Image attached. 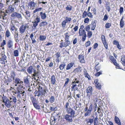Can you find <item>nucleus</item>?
<instances>
[{"label":"nucleus","instance_id":"f257e3e1","mask_svg":"<svg viewBox=\"0 0 125 125\" xmlns=\"http://www.w3.org/2000/svg\"><path fill=\"white\" fill-rule=\"evenodd\" d=\"M15 77V74L14 72L12 71L10 73V77L7 76V79H6L5 83H9L11 82L12 80H14Z\"/></svg>","mask_w":125,"mask_h":125},{"label":"nucleus","instance_id":"f03ea898","mask_svg":"<svg viewBox=\"0 0 125 125\" xmlns=\"http://www.w3.org/2000/svg\"><path fill=\"white\" fill-rule=\"evenodd\" d=\"M11 16L13 17L16 18L20 20H21L22 19L21 14L17 12H14L12 13L11 15Z\"/></svg>","mask_w":125,"mask_h":125},{"label":"nucleus","instance_id":"7ed1b4c3","mask_svg":"<svg viewBox=\"0 0 125 125\" xmlns=\"http://www.w3.org/2000/svg\"><path fill=\"white\" fill-rule=\"evenodd\" d=\"M7 58V56L5 55L4 54H2L1 57L0 58V63L2 64H5V61L6 60V62H7V61L6 60Z\"/></svg>","mask_w":125,"mask_h":125},{"label":"nucleus","instance_id":"20e7f679","mask_svg":"<svg viewBox=\"0 0 125 125\" xmlns=\"http://www.w3.org/2000/svg\"><path fill=\"white\" fill-rule=\"evenodd\" d=\"M27 25H22L20 27L19 29V32L20 33L22 34L24 33L25 31V30L27 27L28 28Z\"/></svg>","mask_w":125,"mask_h":125},{"label":"nucleus","instance_id":"39448f33","mask_svg":"<svg viewBox=\"0 0 125 125\" xmlns=\"http://www.w3.org/2000/svg\"><path fill=\"white\" fill-rule=\"evenodd\" d=\"M86 92L87 94V96L89 97L92 95L93 93L92 88L91 86L88 87L86 89Z\"/></svg>","mask_w":125,"mask_h":125},{"label":"nucleus","instance_id":"423d86ee","mask_svg":"<svg viewBox=\"0 0 125 125\" xmlns=\"http://www.w3.org/2000/svg\"><path fill=\"white\" fill-rule=\"evenodd\" d=\"M8 5L9 6H8V8L6 10V13H8L10 12H14V10L13 6L12 5H10L9 3H8V5Z\"/></svg>","mask_w":125,"mask_h":125},{"label":"nucleus","instance_id":"0eeeda50","mask_svg":"<svg viewBox=\"0 0 125 125\" xmlns=\"http://www.w3.org/2000/svg\"><path fill=\"white\" fill-rule=\"evenodd\" d=\"M73 117L71 115V116L67 114L65 116L64 118L66 120L70 122H72L73 121L72 118Z\"/></svg>","mask_w":125,"mask_h":125},{"label":"nucleus","instance_id":"6e6552de","mask_svg":"<svg viewBox=\"0 0 125 125\" xmlns=\"http://www.w3.org/2000/svg\"><path fill=\"white\" fill-rule=\"evenodd\" d=\"M56 55V61L59 63L60 62V59H61V54L60 52H57V53L55 54Z\"/></svg>","mask_w":125,"mask_h":125},{"label":"nucleus","instance_id":"1a4fd4ad","mask_svg":"<svg viewBox=\"0 0 125 125\" xmlns=\"http://www.w3.org/2000/svg\"><path fill=\"white\" fill-rule=\"evenodd\" d=\"M13 81L16 84H22L23 83V82L21 81L18 78H16L15 79L14 78V80H13Z\"/></svg>","mask_w":125,"mask_h":125},{"label":"nucleus","instance_id":"9d476101","mask_svg":"<svg viewBox=\"0 0 125 125\" xmlns=\"http://www.w3.org/2000/svg\"><path fill=\"white\" fill-rule=\"evenodd\" d=\"M66 111L68 114H70L72 116H74L75 114V112L72 108H70L69 109Z\"/></svg>","mask_w":125,"mask_h":125},{"label":"nucleus","instance_id":"9b49d317","mask_svg":"<svg viewBox=\"0 0 125 125\" xmlns=\"http://www.w3.org/2000/svg\"><path fill=\"white\" fill-rule=\"evenodd\" d=\"M30 37L32 41V43H34L36 42V41L35 39V38H36V36H35L34 37V35L32 33L31 34Z\"/></svg>","mask_w":125,"mask_h":125},{"label":"nucleus","instance_id":"f8f14e48","mask_svg":"<svg viewBox=\"0 0 125 125\" xmlns=\"http://www.w3.org/2000/svg\"><path fill=\"white\" fill-rule=\"evenodd\" d=\"M12 102V101H10V100H9V101H7L5 103H4L5 105L7 107L10 108L11 106V103Z\"/></svg>","mask_w":125,"mask_h":125},{"label":"nucleus","instance_id":"ddd939ff","mask_svg":"<svg viewBox=\"0 0 125 125\" xmlns=\"http://www.w3.org/2000/svg\"><path fill=\"white\" fill-rule=\"evenodd\" d=\"M78 58L80 62L82 63L84 62V56L83 55H79L78 56Z\"/></svg>","mask_w":125,"mask_h":125},{"label":"nucleus","instance_id":"4468645a","mask_svg":"<svg viewBox=\"0 0 125 125\" xmlns=\"http://www.w3.org/2000/svg\"><path fill=\"white\" fill-rule=\"evenodd\" d=\"M34 107L36 109H40V107L39 104L37 102H33L32 101Z\"/></svg>","mask_w":125,"mask_h":125},{"label":"nucleus","instance_id":"2eb2a0df","mask_svg":"<svg viewBox=\"0 0 125 125\" xmlns=\"http://www.w3.org/2000/svg\"><path fill=\"white\" fill-rule=\"evenodd\" d=\"M40 15L41 16V19L42 20L45 19L47 17L45 13H43L42 12H40Z\"/></svg>","mask_w":125,"mask_h":125},{"label":"nucleus","instance_id":"dca6fc26","mask_svg":"<svg viewBox=\"0 0 125 125\" xmlns=\"http://www.w3.org/2000/svg\"><path fill=\"white\" fill-rule=\"evenodd\" d=\"M39 38L40 41H43L46 39V37L45 35L41 34L40 35Z\"/></svg>","mask_w":125,"mask_h":125},{"label":"nucleus","instance_id":"f3484780","mask_svg":"<svg viewBox=\"0 0 125 125\" xmlns=\"http://www.w3.org/2000/svg\"><path fill=\"white\" fill-rule=\"evenodd\" d=\"M115 123L119 125H121V123L120 120L119 118L116 116H115Z\"/></svg>","mask_w":125,"mask_h":125},{"label":"nucleus","instance_id":"a211bd4d","mask_svg":"<svg viewBox=\"0 0 125 125\" xmlns=\"http://www.w3.org/2000/svg\"><path fill=\"white\" fill-rule=\"evenodd\" d=\"M28 5L30 7L33 8H34L37 6L36 3L33 1H30Z\"/></svg>","mask_w":125,"mask_h":125},{"label":"nucleus","instance_id":"6ab92c4d","mask_svg":"<svg viewBox=\"0 0 125 125\" xmlns=\"http://www.w3.org/2000/svg\"><path fill=\"white\" fill-rule=\"evenodd\" d=\"M74 63L73 62H71L68 64L66 66V70L70 69L73 66Z\"/></svg>","mask_w":125,"mask_h":125},{"label":"nucleus","instance_id":"aec40b11","mask_svg":"<svg viewBox=\"0 0 125 125\" xmlns=\"http://www.w3.org/2000/svg\"><path fill=\"white\" fill-rule=\"evenodd\" d=\"M51 79L52 84L54 85L56 82L55 77L54 75H53L52 76Z\"/></svg>","mask_w":125,"mask_h":125},{"label":"nucleus","instance_id":"412c9836","mask_svg":"<svg viewBox=\"0 0 125 125\" xmlns=\"http://www.w3.org/2000/svg\"><path fill=\"white\" fill-rule=\"evenodd\" d=\"M50 123L51 125H55V119L54 117H52L51 118Z\"/></svg>","mask_w":125,"mask_h":125},{"label":"nucleus","instance_id":"4be33fe9","mask_svg":"<svg viewBox=\"0 0 125 125\" xmlns=\"http://www.w3.org/2000/svg\"><path fill=\"white\" fill-rule=\"evenodd\" d=\"M79 36H83L86 34L85 31L84 30H80V29H79Z\"/></svg>","mask_w":125,"mask_h":125},{"label":"nucleus","instance_id":"5701e85b","mask_svg":"<svg viewBox=\"0 0 125 125\" xmlns=\"http://www.w3.org/2000/svg\"><path fill=\"white\" fill-rule=\"evenodd\" d=\"M7 46L9 48H11L13 46V42L11 40H9L8 41Z\"/></svg>","mask_w":125,"mask_h":125},{"label":"nucleus","instance_id":"b1692460","mask_svg":"<svg viewBox=\"0 0 125 125\" xmlns=\"http://www.w3.org/2000/svg\"><path fill=\"white\" fill-rule=\"evenodd\" d=\"M25 91H22V90H21L20 88L19 89H18V92H17V94H18V96H19L20 95V94H22V96H23L24 95V94H23L24 93Z\"/></svg>","mask_w":125,"mask_h":125},{"label":"nucleus","instance_id":"393cba45","mask_svg":"<svg viewBox=\"0 0 125 125\" xmlns=\"http://www.w3.org/2000/svg\"><path fill=\"white\" fill-rule=\"evenodd\" d=\"M33 67L31 66L29 67L27 69V71L28 72L29 74H31L32 72Z\"/></svg>","mask_w":125,"mask_h":125},{"label":"nucleus","instance_id":"a878e982","mask_svg":"<svg viewBox=\"0 0 125 125\" xmlns=\"http://www.w3.org/2000/svg\"><path fill=\"white\" fill-rule=\"evenodd\" d=\"M47 22L46 21H42L40 23L39 25L41 27H44L47 24Z\"/></svg>","mask_w":125,"mask_h":125},{"label":"nucleus","instance_id":"bb28decb","mask_svg":"<svg viewBox=\"0 0 125 125\" xmlns=\"http://www.w3.org/2000/svg\"><path fill=\"white\" fill-rule=\"evenodd\" d=\"M121 62L124 66L125 65V55L123 56L121 59Z\"/></svg>","mask_w":125,"mask_h":125},{"label":"nucleus","instance_id":"cd10ccee","mask_svg":"<svg viewBox=\"0 0 125 125\" xmlns=\"http://www.w3.org/2000/svg\"><path fill=\"white\" fill-rule=\"evenodd\" d=\"M57 106L55 105L54 106L52 105V106L50 107V110L52 111H56L57 110Z\"/></svg>","mask_w":125,"mask_h":125},{"label":"nucleus","instance_id":"c85d7f7f","mask_svg":"<svg viewBox=\"0 0 125 125\" xmlns=\"http://www.w3.org/2000/svg\"><path fill=\"white\" fill-rule=\"evenodd\" d=\"M65 47H66L68 46H69L70 44V42L69 41L67 40L64 42Z\"/></svg>","mask_w":125,"mask_h":125},{"label":"nucleus","instance_id":"c756f323","mask_svg":"<svg viewBox=\"0 0 125 125\" xmlns=\"http://www.w3.org/2000/svg\"><path fill=\"white\" fill-rule=\"evenodd\" d=\"M66 64L65 63L63 62L59 66V68L60 70H62L63 69L65 66H66Z\"/></svg>","mask_w":125,"mask_h":125},{"label":"nucleus","instance_id":"7c9ffc66","mask_svg":"<svg viewBox=\"0 0 125 125\" xmlns=\"http://www.w3.org/2000/svg\"><path fill=\"white\" fill-rule=\"evenodd\" d=\"M24 82L25 84H28L29 83V80L28 78V77L26 76L24 78Z\"/></svg>","mask_w":125,"mask_h":125},{"label":"nucleus","instance_id":"2f4dec72","mask_svg":"<svg viewBox=\"0 0 125 125\" xmlns=\"http://www.w3.org/2000/svg\"><path fill=\"white\" fill-rule=\"evenodd\" d=\"M85 75V77H86L88 78L89 79H90L91 77L87 73V72L86 71H83Z\"/></svg>","mask_w":125,"mask_h":125},{"label":"nucleus","instance_id":"473e14b6","mask_svg":"<svg viewBox=\"0 0 125 125\" xmlns=\"http://www.w3.org/2000/svg\"><path fill=\"white\" fill-rule=\"evenodd\" d=\"M26 15L25 16V17L27 19L28 18H30V12L26 10L25 12Z\"/></svg>","mask_w":125,"mask_h":125},{"label":"nucleus","instance_id":"72a5a7b5","mask_svg":"<svg viewBox=\"0 0 125 125\" xmlns=\"http://www.w3.org/2000/svg\"><path fill=\"white\" fill-rule=\"evenodd\" d=\"M1 15H2L3 19L4 20L6 19V17H5V16L7 15L6 13L4 12L1 11V13H0Z\"/></svg>","mask_w":125,"mask_h":125},{"label":"nucleus","instance_id":"f704fd0d","mask_svg":"<svg viewBox=\"0 0 125 125\" xmlns=\"http://www.w3.org/2000/svg\"><path fill=\"white\" fill-rule=\"evenodd\" d=\"M65 110L66 111L69 110L70 108H71L69 106V103L68 102H67L66 103V104L65 105Z\"/></svg>","mask_w":125,"mask_h":125},{"label":"nucleus","instance_id":"c9c22d12","mask_svg":"<svg viewBox=\"0 0 125 125\" xmlns=\"http://www.w3.org/2000/svg\"><path fill=\"white\" fill-rule=\"evenodd\" d=\"M98 118L96 116L94 118V125H97V124L98 122Z\"/></svg>","mask_w":125,"mask_h":125},{"label":"nucleus","instance_id":"e433bc0d","mask_svg":"<svg viewBox=\"0 0 125 125\" xmlns=\"http://www.w3.org/2000/svg\"><path fill=\"white\" fill-rule=\"evenodd\" d=\"M13 55L14 56L17 57L19 56V51L18 50H15L14 51Z\"/></svg>","mask_w":125,"mask_h":125},{"label":"nucleus","instance_id":"4c0bfd02","mask_svg":"<svg viewBox=\"0 0 125 125\" xmlns=\"http://www.w3.org/2000/svg\"><path fill=\"white\" fill-rule=\"evenodd\" d=\"M2 102L4 103H5L8 101H9V99L6 96H3L2 97Z\"/></svg>","mask_w":125,"mask_h":125},{"label":"nucleus","instance_id":"58836bf2","mask_svg":"<svg viewBox=\"0 0 125 125\" xmlns=\"http://www.w3.org/2000/svg\"><path fill=\"white\" fill-rule=\"evenodd\" d=\"M55 99L54 97L53 96H52L50 97L49 99V101L51 103L53 102L55 100Z\"/></svg>","mask_w":125,"mask_h":125},{"label":"nucleus","instance_id":"ea45409f","mask_svg":"<svg viewBox=\"0 0 125 125\" xmlns=\"http://www.w3.org/2000/svg\"><path fill=\"white\" fill-rule=\"evenodd\" d=\"M67 23V21H66V20H64L62 22V26L63 28L65 27V26L66 25V23Z\"/></svg>","mask_w":125,"mask_h":125},{"label":"nucleus","instance_id":"a19ab883","mask_svg":"<svg viewBox=\"0 0 125 125\" xmlns=\"http://www.w3.org/2000/svg\"><path fill=\"white\" fill-rule=\"evenodd\" d=\"M42 8H36L33 11V12L34 13L40 11L42 10Z\"/></svg>","mask_w":125,"mask_h":125},{"label":"nucleus","instance_id":"79ce46f5","mask_svg":"<svg viewBox=\"0 0 125 125\" xmlns=\"http://www.w3.org/2000/svg\"><path fill=\"white\" fill-rule=\"evenodd\" d=\"M72 7L70 5H67L66 8V9L67 10L71 11L72 9Z\"/></svg>","mask_w":125,"mask_h":125},{"label":"nucleus","instance_id":"37998d69","mask_svg":"<svg viewBox=\"0 0 125 125\" xmlns=\"http://www.w3.org/2000/svg\"><path fill=\"white\" fill-rule=\"evenodd\" d=\"M124 21L120 20V26L121 28H123L124 26Z\"/></svg>","mask_w":125,"mask_h":125},{"label":"nucleus","instance_id":"c03bdc74","mask_svg":"<svg viewBox=\"0 0 125 125\" xmlns=\"http://www.w3.org/2000/svg\"><path fill=\"white\" fill-rule=\"evenodd\" d=\"M91 112L87 110L86 113L85 114L84 116H90L91 114Z\"/></svg>","mask_w":125,"mask_h":125},{"label":"nucleus","instance_id":"a18cd8bd","mask_svg":"<svg viewBox=\"0 0 125 125\" xmlns=\"http://www.w3.org/2000/svg\"><path fill=\"white\" fill-rule=\"evenodd\" d=\"M71 84L72 85V86L71 87V90L72 91H75V88L77 85L76 84Z\"/></svg>","mask_w":125,"mask_h":125},{"label":"nucleus","instance_id":"49530a36","mask_svg":"<svg viewBox=\"0 0 125 125\" xmlns=\"http://www.w3.org/2000/svg\"><path fill=\"white\" fill-rule=\"evenodd\" d=\"M97 22L96 21H92L91 23V25H92V26H93L94 27H96V23Z\"/></svg>","mask_w":125,"mask_h":125},{"label":"nucleus","instance_id":"de8ad7c7","mask_svg":"<svg viewBox=\"0 0 125 125\" xmlns=\"http://www.w3.org/2000/svg\"><path fill=\"white\" fill-rule=\"evenodd\" d=\"M110 60L112 62H113L114 63L115 62H116V60L115 59L114 57L113 56H111L110 57Z\"/></svg>","mask_w":125,"mask_h":125},{"label":"nucleus","instance_id":"09e8293b","mask_svg":"<svg viewBox=\"0 0 125 125\" xmlns=\"http://www.w3.org/2000/svg\"><path fill=\"white\" fill-rule=\"evenodd\" d=\"M81 69V67H80L76 68L74 70L75 73H76L79 72L80 71Z\"/></svg>","mask_w":125,"mask_h":125},{"label":"nucleus","instance_id":"8fccbe9b","mask_svg":"<svg viewBox=\"0 0 125 125\" xmlns=\"http://www.w3.org/2000/svg\"><path fill=\"white\" fill-rule=\"evenodd\" d=\"M6 35L7 37H9L10 35V32L8 30L6 31Z\"/></svg>","mask_w":125,"mask_h":125},{"label":"nucleus","instance_id":"3c124183","mask_svg":"<svg viewBox=\"0 0 125 125\" xmlns=\"http://www.w3.org/2000/svg\"><path fill=\"white\" fill-rule=\"evenodd\" d=\"M119 13L121 15L124 11V8L123 7H120L119 9Z\"/></svg>","mask_w":125,"mask_h":125},{"label":"nucleus","instance_id":"603ef678","mask_svg":"<svg viewBox=\"0 0 125 125\" xmlns=\"http://www.w3.org/2000/svg\"><path fill=\"white\" fill-rule=\"evenodd\" d=\"M105 7L106 9L109 12L111 10V7L110 6V5H105Z\"/></svg>","mask_w":125,"mask_h":125},{"label":"nucleus","instance_id":"864d4df0","mask_svg":"<svg viewBox=\"0 0 125 125\" xmlns=\"http://www.w3.org/2000/svg\"><path fill=\"white\" fill-rule=\"evenodd\" d=\"M104 44L105 48L107 49H108V44L107 43L106 41H105L103 42Z\"/></svg>","mask_w":125,"mask_h":125},{"label":"nucleus","instance_id":"5fc2aeb1","mask_svg":"<svg viewBox=\"0 0 125 125\" xmlns=\"http://www.w3.org/2000/svg\"><path fill=\"white\" fill-rule=\"evenodd\" d=\"M87 12L85 11H84L83 13V14L82 15L83 17V18H85L87 16Z\"/></svg>","mask_w":125,"mask_h":125},{"label":"nucleus","instance_id":"6e6d98bb","mask_svg":"<svg viewBox=\"0 0 125 125\" xmlns=\"http://www.w3.org/2000/svg\"><path fill=\"white\" fill-rule=\"evenodd\" d=\"M92 35V32L91 31H88L87 35L89 38H90Z\"/></svg>","mask_w":125,"mask_h":125},{"label":"nucleus","instance_id":"4d7b16f0","mask_svg":"<svg viewBox=\"0 0 125 125\" xmlns=\"http://www.w3.org/2000/svg\"><path fill=\"white\" fill-rule=\"evenodd\" d=\"M96 86L97 88L101 89V84L99 83L96 84Z\"/></svg>","mask_w":125,"mask_h":125},{"label":"nucleus","instance_id":"13d9d810","mask_svg":"<svg viewBox=\"0 0 125 125\" xmlns=\"http://www.w3.org/2000/svg\"><path fill=\"white\" fill-rule=\"evenodd\" d=\"M91 44V42L89 41H87L85 43V46L86 47L89 46Z\"/></svg>","mask_w":125,"mask_h":125},{"label":"nucleus","instance_id":"bf43d9fd","mask_svg":"<svg viewBox=\"0 0 125 125\" xmlns=\"http://www.w3.org/2000/svg\"><path fill=\"white\" fill-rule=\"evenodd\" d=\"M111 25V24L110 23H108L106 24L105 27L107 28H109Z\"/></svg>","mask_w":125,"mask_h":125},{"label":"nucleus","instance_id":"052dcab7","mask_svg":"<svg viewBox=\"0 0 125 125\" xmlns=\"http://www.w3.org/2000/svg\"><path fill=\"white\" fill-rule=\"evenodd\" d=\"M33 26L34 28L35 29L36 28V26L38 25V23L36 22H33Z\"/></svg>","mask_w":125,"mask_h":125},{"label":"nucleus","instance_id":"680f3d73","mask_svg":"<svg viewBox=\"0 0 125 125\" xmlns=\"http://www.w3.org/2000/svg\"><path fill=\"white\" fill-rule=\"evenodd\" d=\"M101 39L103 42L106 41L105 36L104 35H102L101 36Z\"/></svg>","mask_w":125,"mask_h":125},{"label":"nucleus","instance_id":"e2e57ef3","mask_svg":"<svg viewBox=\"0 0 125 125\" xmlns=\"http://www.w3.org/2000/svg\"><path fill=\"white\" fill-rule=\"evenodd\" d=\"M89 19L88 18H87L85 19L84 22L85 23H87L89 22Z\"/></svg>","mask_w":125,"mask_h":125},{"label":"nucleus","instance_id":"0e129e2a","mask_svg":"<svg viewBox=\"0 0 125 125\" xmlns=\"http://www.w3.org/2000/svg\"><path fill=\"white\" fill-rule=\"evenodd\" d=\"M108 17L107 16V14H105L103 20L104 21H105L107 20L108 19Z\"/></svg>","mask_w":125,"mask_h":125},{"label":"nucleus","instance_id":"69168bd1","mask_svg":"<svg viewBox=\"0 0 125 125\" xmlns=\"http://www.w3.org/2000/svg\"><path fill=\"white\" fill-rule=\"evenodd\" d=\"M40 18L38 17H37L36 18L34 22H36L37 23H38L40 22Z\"/></svg>","mask_w":125,"mask_h":125},{"label":"nucleus","instance_id":"338daca9","mask_svg":"<svg viewBox=\"0 0 125 125\" xmlns=\"http://www.w3.org/2000/svg\"><path fill=\"white\" fill-rule=\"evenodd\" d=\"M69 81V78H67L66 79L65 82L64 83V86H65L68 83Z\"/></svg>","mask_w":125,"mask_h":125},{"label":"nucleus","instance_id":"774afa93","mask_svg":"<svg viewBox=\"0 0 125 125\" xmlns=\"http://www.w3.org/2000/svg\"><path fill=\"white\" fill-rule=\"evenodd\" d=\"M114 64L115 66L118 67L119 68H118L119 69H121L120 68V66L119 65V64H118L117 63V62H116H116H115V63H114Z\"/></svg>","mask_w":125,"mask_h":125}]
</instances>
